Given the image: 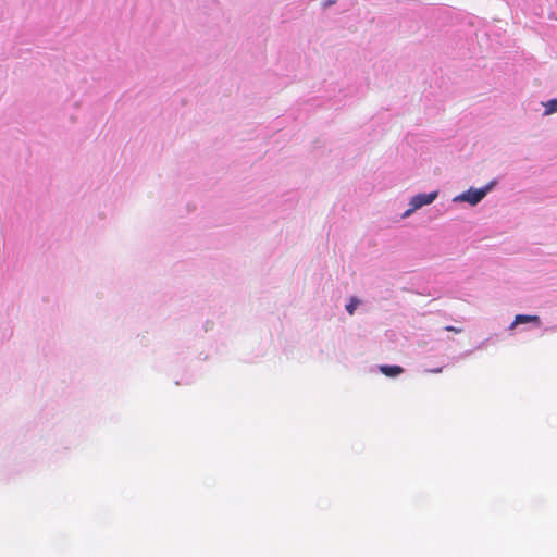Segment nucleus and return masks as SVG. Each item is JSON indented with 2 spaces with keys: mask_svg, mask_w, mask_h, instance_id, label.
Listing matches in <instances>:
<instances>
[{
  "mask_svg": "<svg viewBox=\"0 0 557 557\" xmlns=\"http://www.w3.org/2000/svg\"><path fill=\"white\" fill-rule=\"evenodd\" d=\"M496 181H491L481 188H469L468 190L455 196L453 202H468L470 206H476L494 188Z\"/></svg>",
  "mask_w": 557,
  "mask_h": 557,
  "instance_id": "nucleus-1",
  "label": "nucleus"
},
{
  "mask_svg": "<svg viewBox=\"0 0 557 557\" xmlns=\"http://www.w3.org/2000/svg\"><path fill=\"white\" fill-rule=\"evenodd\" d=\"M437 196H438L437 190H434V191H431L428 194H425V193L417 194L410 198L408 206H412L413 210H419L422 207L429 206L432 202H434L435 199L437 198Z\"/></svg>",
  "mask_w": 557,
  "mask_h": 557,
  "instance_id": "nucleus-2",
  "label": "nucleus"
},
{
  "mask_svg": "<svg viewBox=\"0 0 557 557\" xmlns=\"http://www.w3.org/2000/svg\"><path fill=\"white\" fill-rule=\"evenodd\" d=\"M531 322L534 323L536 326H540L541 324L540 318L537 315L518 314L515 317V320L510 324L509 330H513L519 324Z\"/></svg>",
  "mask_w": 557,
  "mask_h": 557,
  "instance_id": "nucleus-3",
  "label": "nucleus"
},
{
  "mask_svg": "<svg viewBox=\"0 0 557 557\" xmlns=\"http://www.w3.org/2000/svg\"><path fill=\"white\" fill-rule=\"evenodd\" d=\"M380 371L389 377H395L404 372V369L399 366H381Z\"/></svg>",
  "mask_w": 557,
  "mask_h": 557,
  "instance_id": "nucleus-4",
  "label": "nucleus"
},
{
  "mask_svg": "<svg viewBox=\"0 0 557 557\" xmlns=\"http://www.w3.org/2000/svg\"><path fill=\"white\" fill-rule=\"evenodd\" d=\"M544 107V113L543 115H552L554 113H557V98L550 99L546 102H542Z\"/></svg>",
  "mask_w": 557,
  "mask_h": 557,
  "instance_id": "nucleus-5",
  "label": "nucleus"
},
{
  "mask_svg": "<svg viewBox=\"0 0 557 557\" xmlns=\"http://www.w3.org/2000/svg\"><path fill=\"white\" fill-rule=\"evenodd\" d=\"M360 305V300L356 297H351L348 301V304L346 305V311L352 315L356 311V309L358 308V306Z\"/></svg>",
  "mask_w": 557,
  "mask_h": 557,
  "instance_id": "nucleus-6",
  "label": "nucleus"
},
{
  "mask_svg": "<svg viewBox=\"0 0 557 557\" xmlns=\"http://www.w3.org/2000/svg\"><path fill=\"white\" fill-rule=\"evenodd\" d=\"M417 210H413L412 206H409V208L401 214L403 219H407L411 216Z\"/></svg>",
  "mask_w": 557,
  "mask_h": 557,
  "instance_id": "nucleus-7",
  "label": "nucleus"
},
{
  "mask_svg": "<svg viewBox=\"0 0 557 557\" xmlns=\"http://www.w3.org/2000/svg\"><path fill=\"white\" fill-rule=\"evenodd\" d=\"M445 331H447V332H454V333H456V334H459V333H461V332H462V329H460V327H455V326H451V325H447V326H445Z\"/></svg>",
  "mask_w": 557,
  "mask_h": 557,
  "instance_id": "nucleus-8",
  "label": "nucleus"
},
{
  "mask_svg": "<svg viewBox=\"0 0 557 557\" xmlns=\"http://www.w3.org/2000/svg\"><path fill=\"white\" fill-rule=\"evenodd\" d=\"M336 0H324V7L329 8L333 4H335Z\"/></svg>",
  "mask_w": 557,
  "mask_h": 557,
  "instance_id": "nucleus-9",
  "label": "nucleus"
},
{
  "mask_svg": "<svg viewBox=\"0 0 557 557\" xmlns=\"http://www.w3.org/2000/svg\"><path fill=\"white\" fill-rule=\"evenodd\" d=\"M428 372L440 373V372H442V368H436V369L428 370Z\"/></svg>",
  "mask_w": 557,
  "mask_h": 557,
  "instance_id": "nucleus-10",
  "label": "nucleus"
}]
</instances>
